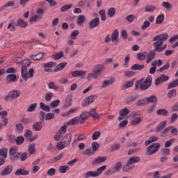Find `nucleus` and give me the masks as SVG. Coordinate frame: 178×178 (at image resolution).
Returning <instances> with one entry per match:
<instances>
[{
    "label": "nucleus",
    "mask_w": 178,
    "mask_h": 178,
    "mask_svg": "<svg viewBox=\"0 0 178 178\" xmlns=\"http://www.w3.org/2000/svg\"><path fill=\"white\" fill-rule=\"evenodd\" d=\"M168 38H169L168 33H163L154 37L153 41L154 42L153 43V47L156 52L161 53L166 49L168 44L163 45V41H166Z\"/></svg>",
    "instance_id": "1"
},
{
    "label": "nucleus",
    "mask_w": 178,
    "mask_h": 178,
    "mask_svg": "<svg viewBox=\"0 0 178 178\" xmlns=\"http://www.w3.org/2000/svg\"><path fill=\"white\" fill-rule=\"evenodd\" d=\"M151 86H152V76L149 75L145 81L144 78H142L136 81L135 90H138V88H140L142 91H145V90H148Z\"/></svg>",
    "instance_id": "2"
},
{
    "label": "nucleus",
    "mask_w": 178,
    "mask_h": 178,
    "mask_svg": "<svg viewBox=\"0 0 178 178\" xmlns=\"http://www.w3.org/2000/svg\"><path fill=\"white\" fill-rule=\"evenodd\" d=\"M105 70V65L103 64H97L92 68V72L88 74V79H98L101 74Z\"/></svg>",
    "instance_id": "3"
},
{
    "label": "nucleus",
    "mask_w": 178,
    "mask_h": 178,
    "mask_svg": "<svg viewBox=\"0 0 178 178\" xmlns=\"http://www.w3.org/2000/svg\"><path fill=\"white\" fill-rule=\"evenodd\" d=\"M21 76L25 81H27L29 79H33V77L34 76V70L33 68H31L28 71L27 68H26L25 67H22Z\"/></svg>",
    "instance_id": "4"
},
{
    "label": "nucleus",
    "mask_w": 178,
    "mask_h": 178,
    "mask_svg": "<svg viewBox=\"0 0 178 178\" xmlns=\"http://www.w3.org/2000/svg\"><path fill=\"white\" fill-rule=\"evenodd\" d=\"M20 95H22L20 90H14L9 92L8 94L4 97V99L6 101H13L14 99H17Z\"/></svg>",
    "instance_id": "5"
},
{
    "label": "nucleus",
    "mask_w": 178,
    "mask_h": 178,
    "mask_svg": "<svg viewBox=\"0 0 178 178\" xmlns=\"http://www.w3.org/2000/svg\"><path fill=\"white\" fill-rule=\"evenodd\" d=\"M159 148H161V145L158 143H152L150 145L146 150V155H154V154H156L158 151H159Z\"/></svg>",
    "instance_id": "6"
},
{
    "label": "nucleus",
    "mask_w": 178,
    "mask_h": 178,
    "mask_svg": "<svg viewBox=\"0 0 178 178\" xmlns=\"http://www.w3.org/2000/svg\"><path fill=\"white\" fill-rule=\"evenodd\" d=\"M169 80V76L161 74L159 77H157L154 81L155 86H158L159 84H162V83H166Z\"/></svg>",
    "instance_id": "7"
},
{
    "label": "nucleus",
    "mask_w": 178,
    "mask_h": 178,
    "mask_svg": "<svg viewBox=\"0 0 178 178\" xmlns=\"http://www.w3.org/2000/svg\"><path fill=\"white\" fill-rule=\"evenodd\" d=\"M95 95H90L87 97L83 102H82V106L86 107L91 105L94 101H95Z\"/></svg>",
    "instance_id": "8"
},
{
    "label": "nucleus",
    "mask_w": 178,
    "mask_h": 178,
    "mask_svg": "<svg viewBox=\"0 0 178 178\" xmlns=\"http://www.w3.org/2000/svg\"><path fill=\"white\" fill-rule=\"evenodd\" d=\"M115 81H116L115 77H110L108 79L104 80L102 83L101 88H106V87L112 86Z\"/></svg>",
    "instance_id": "9"
},
{
    "label": "nucleus",
    "mask_w": 178,
    "mask_h": 178,
    "mask_svg": "<svg viewBox=\"0 0 178 178\" xmlns=\"http://www.w3.org/2000/svg\"><path fill=\"white\" fill-rule=\"evenodd\" d=\"M55 66H56V63L54 61H50L43 64V67L46 73H51L52 72V69L51 67H55Z\"/></svg>",
    "instance_id": "10"
},
{
    "label": "nucleus",
    "mask_w": 178,
    "mask_h": 178,
    "mask_svg": "<svg viewBox=\"0 0 178 178\" xmlns=\"http://www.w3.org/2000/svg\"><path fill=\"white\" fill-rule=\"evenodd\" d=\"M137 99H138V95H131L127 97V98L125 99V102L127 105H131V104H133V102H136Z\"/></svg>",
    "instance_id": "11"
},
{
    "label": "nucleus",
    "mask_w": 178,
    "mask_h": 178,
    "mask_svg": "<svg viewBox=\"0 0 178 178\" xmlns=\"http://www.w3.org/2000/svg\"><path fill=\"white\" fill-rule=\"evenodd\" d=\"M118 38H119V30L115 29L113 33L111 34V38L112 42H115V45H118V44H119V40H118Z\"/></svg>",
    "instance_id": "12"
},
{
    "label": "nucleus",
    "mask_w": 178,
    "mask_h": 178,
    "mask_svg": "<svg viewBox=\"0 0 178 178\" xmlns=\"http://www.w3.org/2000/svg\"><path fill=\"white\" fill-rule=\"evenodd\" d=\"M90 29H95L99 26V17H97L95 19L90 20L88 23Z\"/></svg>",
    "instance_id": "13"
},
{
    "label": "nucleus",
    "mask_w": 178,
    "mask_h": 178,
    "mask_svg": "<svg viewBox=\"0 0 178 178\" xmlns=\"http://www.w3.org/2000/svg\"><path fill=\"white\" fill-rule=\"evenodd\" d=\"M13 172V165H9L6 166L1 172V176H8V175H10Z\"/></svg>",
    "instance_id": "14"
},
{
    "label": "nucleus",
    "mask_w": 178,
    "mask_h": 178,
    "mask_svg": "<svg viewBox=\"0 0 178 178\" xmlns=\"http://www.w3.org/2000/svg\"><path fill=\"white\" fill-rule=\"evenodd\" d=\"M141 161V158L140 156H132L129 159V160L127 161L128 163V165H134V163H138Z\"/></svg>",
    "instance_id": "15"
},
{
    "label": "nucleus",
    "mask_w": 178,
    "mask_h": 178,
    "mask_svg": "<svg viewBox=\"0 0 178 178\" xmlns=\"http://www.w3.org/2000/svg\"><path fill=\"white\" fill-rule=\"evenodd\" d=\"M72 77H82V76H86V72L84 70H76L71 72Z\"/></svg>",
    "instance_id": "16"
},
{
    "label": "nucleus",
    "mask_w": 178,
    "mask_h": 178,
    "mask_svg": "<svg viewBox=\"0 0 178 178\" xmlns=\"http://www.w3.org/2000/svg\"><path fill=\"white\" fill-rule=\"evenodd\" d=\"M106 159V156H99L92 161V165H99V163H104Z\"/></svg>",
    "instance_id": "17"
},
{
    "label": "nucleus",
    "mask_w": 178,
    "mask_h": 178,
    "mask_svg": "<svg viewBox=\"0 0 178 178\" xmlns=\"http://www.w3.org/2000/svg\"><path fill=\"white\" fill-rule=\"evenodd\" d=\"M30 172L28 170L19 168L15 172V176H29Z\"/></svg>",
    "instance_id": "18"
},
{
    "label": "nucleus",
    "mask_w": 178,
    "mask_h": 178,
    "mask_svg": "<svg viewBox=\"0 0 178 178\" xmlns=\"http://www.w3.org/2000/svg\"><path fill=\"white\" fill-rule=\"evenodd\" d=\"M155 52H156L155 50H152L149 52L147 57L146 63H149L152 60L155 59Z\"/></svg>",
    "instance_id": "19"
},
{
    "label": "nucleus",
    "mask_w": 178,
    "mask_h": 178,
    "mask_svg": "<svg viewBox=\"0 0 178 178\" xmlns=\"http://www.w3.org/2000/svg\"><path fill=\"white\" fill-rule=\"evenodd\" d=\"M167 122L166 121L161 122L159 124H158L156 127L155 132L159 133V131H162L164 128L166 127Z\"/></svg>",
    "instance_id": "20"
},
{
    "label": "nucleus",
    "mask_w": 178,
    "mask_h": 178,
    "mask_svg": "<svg viewBox=\"0 0 178 178\" xmlns=\"http://www.w3.org/2000/svg\"><path fill=\"white\" fill-rule=\"evenodd\" d=\"M80 122V117L76 116L74 118H72L69 122H67V126H74V124H77Z\"/></svg>",
    "instance_id": "21"
},
{
    "label": "nucleus",
    "mask_w": 178,
    "mask_h": 178,
    "mask_svg": "<svg viewBox=\"0 0 178 178\" xmlns=\"http://www.w3.org/2000/svg\"><path fill=\"white\" fill-rule=\"evenodd\" d=\"M65 145H70V143L72 142V134H67L63 139L62 140Z\"/></svg>",
    "instance_id": "22"
},
{
    "label": "nucleus",
    "mask_w": 178,
    "mask_h": 178,
    "mask_svg": "<svg viewBox=\"0 0 178 178\" xmlns=\"http://www.w3.org/2000/svg\"><path fill=\"white\" fill-rule=\"evenodd\" d=\"M33 129L35 131H41L42 130V122H36L33 125Z\"/></svg>",
    "instance_id": "23"
},
{
    "label": "nucleus",
    "mask_w": 178,
    "mask_h": 178,
    "mask_svg": "<svg viewBox=\"0 0 178 178\" xmlns=\"http://www.w3.org/2000/svg\"><path fill=\"white\" fill-rule=\"evenodd\" d=\"M17 79V76H16V74H8L7 75L6 80V81H8V83H15Z\"/></svg>",
    "instance_id": "24"
},
{
    "label": "nucleus",
    "mask_w": 178,
    "mask_h": 178,
    "mask_svg": "<svg viewBox=\"0 0 178 178\" xmlns=\"http://www.w3.org/2000/svg\"><path fill=\"white\" fill-rule=\"evenodd\" d=\"M85 22H86V16L83 15H80L76 19V23L78 26H83Z\"/></svg>",
    "instance_id": "25"
},
{
    "label": "nucleus",
    "mask_w": 178,
    "mask_h": 178,
    "mask_svg": "<svg viewBox=\"0 0 178 178\" xmlns=\"http://www.w3.org/2000/svg\"><path fill=\"white\" fill-rule=\"evenodd\" d=\"M67 65V62H63L59 63L56 67L54 69V72H59L60 70H63V68Z\"/></svg>",
    "instance_id": "26"
},
{
    "label": "nucleus",
    "mask_w": 178,
    "mask_h": 178,
    "mask_svg": "<svg viewBox=\"0 0 178 178\" xmlns=\"http://www.w3.org/2000/svg\"><path fill=\"white\" fill-rule=\"evenodd\" d=\"M115 15H116V8L113 7L108 8L107 10L108 17L112 18L115 17Z\"/></svg>",
    "instance_id": "27"
},
{
    "label": "nucleus",
    "mask_w": 178,
    "mask_h": 178,
    "mask_svg": "<svg viewBox=\"0 0 178 178\" xmlns=\"http://www.w3.org/2000/svg\"><path fill=\"white\" fill-rule=\"evenodd\" d=\"M158 98L156 97L155 95H152L147 98H146V104H154L155 102H157Z\"/></svg>",
    "instance_id": "28"
},
{
    "label": "nucleus",
    "mask_w": 178,
    "mask_h": 178,
    "mask_svg": "<svg viewBox=\"0 0 178 178\" xmlns=\"http://www.w3.org/2000/svg\"><path fill=\"white\" fill-rule=\"evenodd\" d=\"M156 114L162 116H169V111L165 108H160L156 111Z\"/></svg>",
    "instance_id": "29"
},
{
    "label": "nucleus",
    "mask_w": 178,
    "mask_h": 178,
    "mask_svg": "<svg viewBox=\"0 0 178 178\" xmlns=\"http://www.w3.org/2000/svg\"><path fill=\"white\" fill-rule=\"evenodd\" d=\"M81 119L82 120H79V122L83 124V123H84V122H86V120H87V119H88V113L86 111L83 112L81 114Z\"/></svg>",
    "instance_id": "30"
},
{
    "label": "nucleus",
    "mask_w": 178,
    "mask_h": 178,
    "mask_svg": "<svg viewBox=\"0 0 178 178\" xmlns=\"http://www.w3.org/2000/svg\"><path fill=\"white\" fill-rule=\"evenodd\" d=\"M40 109H42V111H44V112H51V107L44 104V102L40 103Z\"/></svg>",
    "instance_id": "31"
},
{
    "label": "nucleus",
    "mask_w": 178,
    "mask_h": 178,
    "mask_svg": "<svg viewBox=\"0 0 178 178\" xmlns=\"http://www.w3.org/2000/svg\"><path fill=\"white\" fill-rule=\"evenodd\" d=\"M16 26L22 27V29H26V27L28 26V24L23 19H18Z\"/></svg>",
    "instance_id": "32"
},
{
    "label": "nucleus",
    "mask_w": 178,
    "mask_h": 178,
    "mask_svg": "<svg viewBox=\"0 0 178 178\" xmlns=\"http://www.w3.org/2000/svg\"><path fill=\"white\" fill-rule=\"evenodd\" d=\"M141 122H143V120L140 117H135L134 119L131 120V124H133V126H137L140 124Z\"/></svg>",
    "instance_id": "33"
},
{
    "label": "nucleus",
    "mask_w": 178,
    "mask_h": 178,
    "mask_svg": "<svg viewBox=\"0 0 178 178\" xmlns=\"http://www.w3.org/2000/svg\"><path fill=\"white\" fill-rule=\"evenodd\" d=\"M154 141H158V137L151 136L147 140H145V145L148 146L149 144H152V143H154Z\"/></svg>",
    "instance_id": "34"
},
{
    "label": "nucleus",
    "mask_w": 178,
    "mask_h": 178,
    "mask_svg": "<svg viewBox=\"0 0 178 178\" xmlns=\"http://www.w3.org/2000/svg\"><path fill=\"white\" fill-rule=\"evenodd\" d=\"M44 54L42 53H39L36 55L31 56L30 58L32 60H40L42 59Z\"/></svg>",
    "instance_id": "35"
},
{
    "label": "nucleus",
    "mask_w": 178,
    "mask_h": 178,
    "mask_svg": "<svg viewBox=\"0 0 178 178\" xmlns=\"http://www.w3.org/2000/svg\"><path fill=\"white\" fill-rule=\"evenodd\" d=\"M165 20V15L161 14L156 19V24H162Z\"/></svg>",
    "instance_id": "36"
},
{
    "label": "nucleus",
    "mask_w": 178,
    "mask_h": 178,
    "mask_svg": "<svg viewBox=\"0 0 178 178\" xmlns=\"http://www.w3.org/2000/svg\"><path fill=\"white\" fill-rule=\"evenodd\" d=\"M28 152L30 154V155H34L35 152V144L32 143L29 145L28 147Z\"/></svg>",
    "instance_id": "37"
},
{
    "label": "nucleus",
    "mask_w": 178,
    "mask_h": 178,
    "mask_svg": "<svg viewBox=\"0 0 178 178\" xmlns=\"http://www.w3.org/2000/svg\"><path fill=\"white\" fill-rule=\"evenodd\" d=\"M144 67H145L144 65L134 64L131 66V70H143Z\"/></svg>",
    "instance_id": "38"
},
{
    "label": "nucleus",
    "mask_w": 178,
    "mask_h": 178,
    "mask_svg": "<svg viewBox=\"0 0 178 178\" xmlns=\"http://www.w3.org/2000/svg\"><path fill=\"white\" fill-rule=\"evenodd\" d=\"M37 103H33L29 105V106L26 109V112H35V109H37Z\"/></svg>",
    "instance_id": "39"
},
{
    "label": "nucleus",
    "mask_w": 178,
    "mask_h": 178,
    "mask_svg": "<svg viewBox=\"0 0 178 178\" xmlns=\"http://www.w3.org/2000/svg\"><path fill=\"white\" fill-rule=\"evenodd\" d=\"M84 177L88 178V177H98L97 175V172L94 171H88L86 174H84Z\"/></svg>",
    "instance_id": "40"
},
{
    "label": "nucleus",
    "mask_w": 178,
    "mask_h": 178,
    "mask_svg": "<svg viewBox=\"0 0 178 178\" xmlns=\"http://www.w3.org/2000/svg\"><path fill=\"white\" fill-rule=\"evenodd\" d=\"M90 116H92V118H94L95 119H99V115L97 113V111L95 110V108H91L89 112Z\"/></svg>",
    "instance_id": "41"
},
{
    "label": "nucleus",
    "mask_w": 178,
    "mask_h": 178,
    "mask_svg": "<svg viewBox=\"0 0 178 178\" xmlns=\"http://www.w3.org/2000/svg\"><path fill=\"white\" fill-rule=\"evenodd\" d=\"M129 113H130V110H129L127 108H122L119 112L120 116H127Z\"/></svg>",
    "instance_id": "42"
},
{
    "label": "nucleus",
    "mask_w": 178,
    "mask_h": 178,
    "mask_svg": "<svg viewBox=\"0 0 178 178\" xmlns=\"http://www.w3.org/2000/svg\"><path fill=\"white\" fill-rule=\"evenodd\" d=\"M105 169H106V165H102L96 170L95 172L97 177L98 176H101V175H102V172H104Z\"/></svg>",
    "instance_id": "43"
},
{
    "label": "nucleus",
    "mask_w": 178,
    "mask_h": 178,
    "mask_svg": "<svg viewBox=\"0 0 178 178\" xmlns=\"http://www.w3.org/2000/svg\"><path fill=\"white\" fill-rule=\"evenodd\" d=\"M156 9V7L154 5H147L145 9V12L152 13Z\"/></svg>",
    "instance_id": "44"
},
{
    "label": "nucleus",
    "mask_w": 178,
    "mask_h": 178,
    "mask_svg": "<svg viewBox=\"0 0 178 178\" xmlns=\"http://www.w3.org/2000/svg\"><path fill=\"white\" fill-rule=\"evenodd\" d=\"M0 155L3 156V159H6L8 156V149L3 147L0 149Z\"/></svg>",
    "instance_id": "45"
},
{
    "label": "nucleus",
    "mask_w": 178,
    "mask_h": 178,
    "mask_svg": "<svg viewBox=\"0 0 178 178\" xmlns=\"http://www.w3.org/2000/svg\"><path fill=\"white\" fill-rule=\"evenodd\" d=\"M69 169H70V167H69V165H61L59 167L58 170L60 173H66V172H67Z\"/></svg>",
    "instance_id": "46"
},
{
    "label": "nucleus",
    "mask_w": 178,
    "mask_h": 178,
    "mask_svg": "<svg viewBox=\"0 0 178 178\" xmlns=\"http://www.w3.org/2000/svg\"><path fill=\"white\" fill-rule=\"evenodd\" d=\"M63 51H60L57 54H55L52 56L53 59H54V60H58L59 59H60L61 58H63Z\"/></svg>",
    "instance_id": "47"
},
{
    "label": "nucleus",
    "mask_w": 178,
    "mask_h": 178,
    "mask_svg": "<svg viewBox=\"0 0 178 178\" xmlns=\"http://www.w3.org/2000/svg\"><path fill=\"white\" fill-rule=\"evenodd\" d=\"M113 169L116 173H118V172H120V170L122 169V162H120V161L117 162L115 164Z\"/></svg>",
    "instance_id": "48"
},
{
    "label": "nucleus",
    "mask_w": 178,
    "mask_h": 178,
    "mask_svg": "<svg viewBox=\"0 0 178 178\" xmlns=\"http://www.w3.org/2000/svg\"><path fill=\"white\" fill-rule=\"evenodd\" d=\"M99 15L101 17L102 22H105L106 20V14L105 13V10H99Z\"/></svg>",
    "instance_id": "49"
},
{
    "label": "nucleus",
    "mask_w": 178,
    "mask_h": 178,
    "mask_svg": "<svg viewBox=\"0 0 178 178\" xmlns=\"http://www.w3.org/2000/svg\"><path fill=\"white\" fill-rule=\"evenodd\" d=\"M162 6L165 8L166 10H170V9L172 8V4L168 1H163L162 3Z\"/></svg>",
    "instance_id": "50"
},
{
    "label": "nucleus",
    "mask_w": 178,
    "mask_h": 178,
    "mask_svg": "<svg viewBox=\"0 0 178 178\" xmlns=\"http://www.w3.org/2000/svg\"><path fill=\"white\" fill-rule=\"evenodd\" d=\"M178 86V79L175 80L174 81L171 82L168 86V90H170L171 88H175Z\"/></svg>",
    "instance_id": "51"
},
{
    "label": "nucleus",
    "mask_w": 178,
    "mask_h": 178,
    "mask_svg": "<svg viewBox=\"0 0 178 178\" xmlns=\"http://www.w3.org/2000/svg\"><path fill=\"white\" fill-rule=\"evenodd\" d=\"M71 8H73V5L67 4L61 7L60 10L62 13L67 12V10H69V9H71Z\"/></svg>",
    "instance_id": "52"
},
{
    "label": "nucleus",
    "mask_w": 178,
    "mask_h": 178,
    "mask_svg": "<svg viewBox=\"0 0 178 178\" xmlns=\"http://www.w3.org/2000/svg\"><path fill=\"white\" fill-rule=\"evenodd\" d=\"M147 52L143 51L137 54V58L139 60H145L146 58Z\"/></svg>",
    "instance_id": "53"
},
{
    "label": "nucleus",
    "mask_w": 178,
    "mask_h": 178,
    "mask_svg": "<svg viewBox=\"0 0 178 178\" xmlns=\"http://www.w3.org/2000/svg\"><path fill=\"white\" fill-rule=\"evenodd\" d=\"M17 145H22L24 143V138L23 136H18L15 139Z\"/></svg>",
    "instance_id": "54"
},
{
    "label": "nucleus",
    "mask_w": 178,
    "mask_h": 178,
    "mask_svg": "<svg viewBox=\"0 0 178 178\" xmlns=\"http://www.w3.org/2000/svg\"><path fill=\"white\" fill-rule=\"evenodd\" d=\"M22 67H26L27 69L29 66L31 65V61L29 59H25L22 61Z\"/></svg>",
    "instance_id": "55"
},
{
    "label": "nucleus",
    "mask_w": 178,
    "mask_h": 178,
    "mask_svg": "<svg viewBox=\"0 0 178 178\" xmlns=\"http://www.w3.org/2000/svg\"><path fill=\"white\" fill-rule=\"evenodd\" d=\"M19 158L22 162H24V161H26L27 158H29V153L27 152L20 153Z\"/></svg>",
    "instance_id": "56"
},
{
    "label": "nucleus",
    "mask_w": 178,
    "mask_h": 178,
    "mask_svg": "<svg viewBox=\"0 0 178 178\" xmlns=\"http://www.w3.org/2000/svg\"><path fill=\"white\" fill-rule=\"evenodd\" d=\"M115 173L116 171L114 168H109L104 172V175L105 176H112V175H115Z\"/></svg>",
    "instance_id": "57"
},
{
    "label": "nucleus",
    "mask_w": 178,
    "mask_h": 178,
    "mask_svg": "<svg viewBox=\"0 0 178 178\" xmlns=\"http://www.w3.org/2000/svg\"><path fill=\"white\" fill-rule=\"evenodd\" d=\"M100 147L99 143L98 142H93L92 143V149L94 151V152H97L98 151L99 148Z\"/></svg>",
    "instance_id": "58"
},
{
    "label": "nucleus",
    "mask_w": 178,
    "mask_h": 178,
    "mask_svg": "<svg viewBox=\"0 0 178 178\" xmlns=\"http://www.w3.org/2000/svg\"><path fill=\"white\" fill-rule=\"evenodd\" d=\"M59 104H60V100L57 99V100L53 101L50 104L49 106L50 108H51V109H54V108H56L59 105Z\"/></svg>",
    "instance_id": "59"
},
{
    "label": "nucleus",
    "mask_w": 178,
    "mask_h": 178,
    "mask_svg": "<svg viewBox=\"0 0 178 178\" xmlns=\"http://www.w3.org/2000/svg\"><path fill=\"white\" fill-rule=\"evenodd\" d=\"M126 20L129 23H133V22H134V20H136V15L131 14L126 17Z\"/></svg>",
    "instance_id": "60"
},
{
    "label": "nucleus",
    "mask_w": 178,
    "mask_h": 178,
    "mask_svg": "<svg viewBox=\"0 0 178 178\" xmlns=\"http://www.w3.org/2000/svg\"><path fill=\"white\" fill-rule=\"evenodd\" d=\"M101 137V131H96L93 133L92 136V140H98Z\"/></svg>",
    "instance_id": "61"
},
{
    "label": "nucleus",
    "mask_w": 178,
    "mask_h": 178,
    "mask_svg": "<svg viewBox=\"0 0 178 178\" xmlns=\"http://www.w3.org/2000/svg\"><path fill=\"white\" fill-rule=\"evenodd\" d=\"M15 128H16L17 133H22L23 129H24V127H23V124L18 123L16 124Z\"/></svg>",
    "instance_id": "62"
},
{
    "label": "nucleus",
    "mask_w": 178,
    "mask_h": 178,
    "mask_svg": "<svg viewBox=\"0 0 178 178\" xmlns=\"http://www.w3.org/2000/svg\"><path fill=\"white\" fill-rule=\"evenodd\" d=\"M177 92L175 89H172L168 92V98H174L177 95Z\"/></svg>",
    "instance_id": "63"
},
{
    "label": "nucleus",
    "mask_w": 178,
    "mask_h": 178,
    "mask_svg": "<svg viewBox=\"0 0 178 178\" xmlns=\"http://www.w3.org/2000/svg\"><path fill=\"white\" fill-rule=\"evenodd\" d=\"M56 147H57V149H58V151H61V149H63V148H65V147H66V145H65V143H64L63 142V140H61L57 143Z\"/></svg>",
    "instance_id": "64"
}]
</instances>
